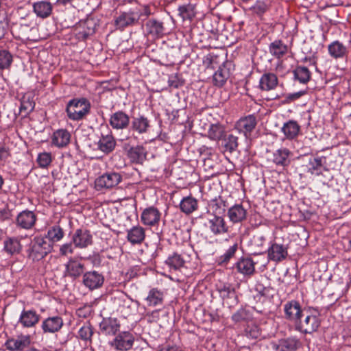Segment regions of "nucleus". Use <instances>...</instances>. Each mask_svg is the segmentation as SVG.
I'll return each mask as SVG.
<instances>
[{
  "label": "nucleus",
  "mask_w": 351,
  "mask_h": 351,
  "mask_svg": "<svg viewBox=\"0 0 351 351\" xmlns=\"http://www.w3.org/2000/svg\"><path fill=\"white\" fill-rule=\"evenodd\" d=\"M53 250L51 245L47 242L43 235L34 237L28 245L27 250V257L34 262L43 259Z\"/></svg>",
  "instance_id": "1"
},
{
  "label": "nucleus",
  "mask_w": 351,
  "mask_h": 351,
  "mask_svg": "<svg viewBox=\"0 0 351 351\" xmlns=\"http://www.w3.org/2000/svg\"><path fill=\"white\" fill-rule=\"evenodd\" d=\"M320 325L319 315L313 313L311 309L306 308L294 326L296 330L302 334H313L317 331Z\"/></svg>",
  "instance_id": "2"
},
{
  "label": "nucleus",
  "mask_w": 351,
  "mask_h": 351,
  "mask_svg": "<svg viewBox=\"0 0 351 351\" xmlns=\"http://www.w3.org/2000/svg\"><path fill=\"white\" fill-rule=\"evenodd\" d=\"M90 110V102L85 98L70 100L66 108L67 117L73 121L84 119Z\"/></svg>",
  "instance_id": "3"
},
{
  "label": "nucleus",
  "mask_w": 351,
  "mask_h": 351,
  "mask_svg": "<svg viewBox=\"0 0 351 351\" xmlns=\"http://www.w3.org/2000/svg\"><path fill=\"white\" fill-rule=\"evenodd\" d=\"M121 180L122 176L120 173L114 171L107 172L95 180V189L98 191L112 189L117 186Z\"/></svg>",
  "instance_id": "4"
},
{
  "label": "nucleus",
  "mask_w": 351,
  "mask_h": 351,
  "mask_svg": "<svg viewBox=\"0 0 351 351\" xmlns=\"http://www.w3.org/2000/svg\"><path fill=\"white\" fill-rule=\"evenodd\" d=\"M134 342V335L128 331H123L116 335L114 339L110 342V345L116 350L128 351L132 349Z\"/></svg>",
  "instance_id": "5"
},
{
  "label": "nucleus",
  "mask_w": 351,
  "mask_h": 351,
  "mask_svg": "<svg viewBox=\"0 0 351 351\" xmlns=\"http://www.w3.org/2000/svg\"><path fill=\"white\" fill-rule=\"evenodd\" d=\"M305 309L302 308L300 302L295 300L288 301L284 304L285 317L295 326Z\"/></svg>",
  "instance_id": "6"
},
{
  "label": "nucleus",
  "mask_w": 351,
  "mask_h": 351,
  "mask_svg": "<svg viewBox=\"0 0 351 351\" xmlns=\"http://www.w3.org/2000/svg\"><path fill=\"white\" fill-rule=\"evenodd\" d=\"M40 315L34 309H23L19 316L18 324L25 328H32L39 323Z\"/></svg>",
  "instance_id": "7"
},
{
  "label": "nucleus",
  "mask_w": 351,
  "mask_h": 351,
  "mask_svg": "<svg viewBox=\"0 0 351 351\" xmlns=\"http://www.w3.org/2000/svg\"><path fill=\"white\" fill-rule=\"evenodd\" d=\"M36 220L37 216L33 211L25 210L17 215L15 224L21 229L30 230L36 224Z\"/></svg>",
  "instance_id": "8"
},
{
  "label": "nucleus",
  "mask_w": 351,
  "mask_h": 351,
  "mask_svg": "<svg viewBox=\"0 0 351 351\" xmlns=\"http://www.w3.org/2000/svg\"><path fill=\"white\" fill-rule=\"evenodd\" d=\"M63 326V319L62 317L56 315L44 319L40 327L44 334H55L58 332Z\"/></svg>",
  "instance_id": "9"
},
{
  "label": "nucleus",
  "mask_w": 351,
  "mask_h": 351,
  "mask_svg": "<svg viewBox=\"0 0 351 351\" xmlns=\"http://www.w3.org/2000/svg\"><path fill=\"white\" fill-rule=\"evenodd\" d=\"M120 321L116 317H104L99 323V330L104 335L114 336L120 330Z\"/></svg>",
  "instance_id": "10"
},
{
  "label": "nucleus",
  "mask_w": 351,
  "mask_h": 351,
  "mask_svg": "<svg viewBox=\"0 0 351 351\" xmlns=\"http://www.w3.org/2000/svg\"><path fill=\"white\" fill-rule=\"evenodd\" d=\"M161 218V213L160 210L151 206L143 210L141 213V219L145 226H155L160 222Z\"/></svg>",
  "instance_id": "11"
},
{
  "label": "nucleus",
  "mask_w": 351,
  "mask_h": 351,
  "mask_svg": "<svg viewBox=\"0 0 351 351\" xmlns=\"http://www.w3.org/2000/svg\"><path fill=\"white\" fill-rule=\"evenodd\" d=\"M104 282V276L98 271H87L83 275V284L90 290H94L101 287Z\"/></svg>",
  "instance_id": "12"
},
{
  "label": "nucleus",
  "mask_w": 351,
  "mask_h": 351,
  "mask_svg": "<svg viewBox=\"0 0 351 351\" xmlns=\"http://www.w3.org/2000/svg\"><path fill=\"white\" fill-rule=\"evenodd\" d=\"M140 14L135 12H123L114 21V25L119 29H123L125 27L133 25L138 22Z\"/></svg>",
  "instance_id": "13"
},
{
  "label": "nucleus",
  "mask_w": 351,
  "mask_h": 351,
  "mask_svg": "<svg viewBox=\"0 0 351 351\" xmlns=\"http://www.w3.org/2000/svg\"><path fill=\"white\" fill-rule=\"evenodd\" d=\"M124 149L127 151V155L132 163L141 165L146 160L147 153L142 145L129 147L125 145Z\"/></svg>",
  "instance_id": "14"
},
{
  "label": "nucleus",
  "mask_w": 351,
  "mask_h": 351,
  "mask_svg": "<svg viewBox=\"0 0 351 351\" xmlns=\"http://www.w3.org/2000/svg\"><path fill=\"white\" fill-rule=\"evenodd\" d=\"M72 241L76 247L84 248L92 244V235L89 230L80 228L73 234Z\"/></svg>",
  "instance_id": "15"
},
{
  "label": "nucleus",
  "mask_w": 351,
  "mask_h": 351,
  "mask_svg": "<svg viewBox=\"0 0 351 351\" xmlns=\"http://www.w3.org/2000/svg\"><path fill=\"white\" fill-rule=\"evenodd\" d=\"M31 343L29 335H21L17 338L9 339L6 341L5 346L10 351H21L28 348Z\"/></svg>",
  "instance_id": "16"
},
{
  "label": "nucleus",
  "mask_w": 351,
  "mask_h": 351,
  "mask_svg": "<svg viewBox=\"0 0 351 351\" xmlns=\"http://www.w3.org/2000/svg\"><path fill=\"white\" fill-rule=\"evenodd\" d=\"M109 122L113 129L123 130L129 126L130 117L125 112L119 110L111 115Z\"/></svg>",
  "instance_id": "17"
},
{
  "label": "nucleus",
  "mask_w": 351,
  "mask_h": 351,
  "mask_svg": "<svg viewBox=\"0 0 351 351\" xmlns=\"http://www.w3.org/2000/svg\"><path fill=\"white\" fill-rule=\"evenodd\" d=\"M287 255V247L282 244L273 243L268 249V258L274 262H281Z\"/></svg>",
  "instance_id": "18"
},
{
  "label": "nucleus",
  "mask_w": 351,
  "mask_h": 351,
  "mask_svg": "<svg viewBox=\"0 0 351 351\" xmlns=\"http://www.w3.org/2000/svg\"><path fill=\"white\" fill-rule=\"evenodd\" d=\"M210 231L215 235L221 234L228 232V226L226 225L224 219L221 217L213 215L206 225Z\"/></svg>",
  "instance_id": "19"
},
{
  "label": "nucleus",
  "mask_w": 351,
  "mask_h": 351,
  "mask_svg": "<svg viewBox=\"0 0 351 351\" xmlns=\"http://www.w3.org/2000/svg\"><path fill=\"white\" fill-rule=\"evenodd\" d=\"M65 267V275L74 279L80 277L84 270V265L80 261L73 258H71Z\"/></svg>",
  "instance_id": "20"
},
{
  "label": "nucleus",
  "mask_w": 351,
  "mask_h": 351,
  "mask_svg": "<svg viewBox=\"0 0 351 351\" xmlns=\"http://www.w3.org/2000/svg\"><path fill=\"white\" fill-rule=\"evenodd\" d=\"M33 11L36 15L41 19L50 16L53 10V5L47 1H40L33 3Z\"/></svg>",
  "instance_id": "21"
},
{
  "label": "nucleus",
  "mask_w": 351,
  "mask_h": 351,
  "mask_svg": "<svg viewBox=\"0 0 351 351\" xmlns=\"http://www.w3.org/2000/svg\"><path fill=\"white\" fill-rule=\"evenodd\" d=\"M116 144V141L111 134H101V136L97 143V147L98 149L102 152L109 154L114 149Z\"/></svg>",
  "instance_id": "22"
},
{
  "label": "nucleus",
  "mask_w": 351,
  "mask_h": 351,
  "mask_svg": "<svg viewBox=\"0 0 351 351\" xmlns=\"http://www.w3.org/2000/svg\"><path fill=\"white\" fill-rule=\"evenodd\" d=\"M256 124V118L254 114H250L243 118V133L249 141L254 137L253 134Z\"/></svg>",
  "instance_id": "23"
},
{
  "label": "nucleus",
  "mask_w": 351,
  "mask_h": 351,
  "mask_svg": "<svg viewBox=\"0 0 351 351\" xmlns=\"http://www.w3.org/2000/svg\"><path fill=\"white\" fill-rule=\"evenodd\" d=\"M3 250L9 255L19 254L22 250V245L16 237H8L3 241Z\"/></svg>",
  "instance_id": "24"
},
{
  "label": "nucleus",
  "mask_w": 351,
  "mask_h": 351,
  "mask_svg": "<svg viewBox=\"0 0 351 351\" xmlns=\"http://www.w3.org/2000/svg\"><path fill=\"white\" fill-rule=\"evenodd\" d=\"M64 235L62 228L59 226H53L50 227L47 233L43 235L46 238L47 242L49 243L52 248L55 243L60 241Z\"/></svg>",
  "instance_id": "25"
},
{
  "label": "nucleus",
  "mask_w": 351,
  "mask_h": 351,
  "mask_svg": "<svg viewBox=\"0 0 351 351\" xmlns=\"http://www.w3.org/2000/svg\"><path fill=\"white\" fill-rule=\"evenodd\" d=\"M278 85V77L274 73H265L260 79L259 88L265 91L274 89Z\"/></svg>",
  "instance_id": "26"
},
{
  "label": "nucleus",
  "mask_w": 351,
  "mask_h": 351,
  "mask_svg": "<svg viewBox=\"0 0 351 351\" xmlns=\"http://www.w3.org/2000/svg\"><path fill=\"white\" fill-rule=\"evenodd\" d=\"M70 138L71 134L66 130L60 129L53 132L52 143L58 147H64L69 143Z\"/></svg>",
  "instance_id": "27"
},
{
  "label": "nucleus",
  "mask_w": 351,
  "mask_h": 351,
  "mask_svg": "<svg viewBox=\"0 0 351 351\" xmlns=\"http://www.w3.org/2000/svg\"><path fill=\"white\" fill-rule=\"evenodd\" d=\"M145 237V229L141 226H134L128 230L127 239L133 245L141 243Z\"/></svg>",
  "instance_id": "28"
},
{
  "label": "nucleus",
  "mask_w": 351,
  "mask_h": 351,
  "mask_svg": "<svg viewBox=\"0 0 351 351\" xmlns=\"http://www.w3.org/2000/svg\"><path fill=\"white\" fill-rule=\"evenodd\" d=\"M146 31L153 37H161L164 34L163 23L156 19H149L145 23Z\"/></svg>",
  "instance_id": "29"
},
{
  "label": "nucleus",
  "mask_w": 351,
  "mask_h": 351,
  "mask_svg": "<svg viewBox=\"0 0 351 351\" xmlns=\"http://www.w3.org/2000/svg\"><path fill=\"white\" fill-rule=\"evenodd\" d=\"M281 130L286 138L293 140L298 136L300 131V126L297 121L290 120L284 123Z\"/></svg>",
  "instance_id": "30"
},
{
  "label": "nucleus",
  "mask_w": 351,
  "mask_h": 351,
  "mask_svg": "<svg viewBox=\"0 0 351 351\" xmlns=\"http://www.w3.org/2000/svg\"><path fill=\"white\" fill-rule=\"evenodd\" d=\"M291 154V151L287 148L282 147L278 149L274 153L273 162L276 165L288 166L290 163L289 157Z\"/></svg>",
  "instance_id": "31"
},
{
  "label": "nucleus",
  "mask_w": 351,
  "mask_h": 351,
  "mask_svg": "<svg viewBox=\"0 0 351 351\" xmlns=\"http://www.w3.org/2000/svg\"><path fill=\"white\" fill-rule=\"evenodd\" d=\"M226 61V53L223 51H220L208 54L204 58L203 62L208 66H225Z\"/></svg>",
  "instance_id": "32"
},
{
  "label": "nucleus",
  "mask_w": 351,
  "mask_h": 351,
  "mask_svg": "<svg viewBox=\"0 0 351 351\" xmlns=\"http://www.w3.org/2000/svg\"><path fill=\"white\" fill-rule=\"evenodd\" d=\"M30 30V25L23 22L16 23L12 27V34L21 40L29 39V33Z\"/></svg>",
  "instance_id": "33"
},
{
  "label": "nucleus",
  "mask_w": 351,
  "mask_h": 351,
  "mask_svg": "<svg viewBox=\"0 0 351 351\" xmlns=\"http://www.w3.org/2000/svg\"><path fill=\"white\" fill-rule=\"evenodd\" d=\"M149 127V121L147 119V118L143 116L134 117L132 119L131 128L133 131H135L138 134L146 133L148 131Z\"/></svg>",
  "instance_id": "34"
},
{
  "label": "nucleus",
  "mask_w": 351,
  "mask_h": 351,
  "mask_svg": "<svg viewBox=\"0 0 351 351\" xmlns=\"http://www.w3.org/2000/svg\"><path fill=\"white\" fill-rule=\"evenodd\" d=\"M146 301L151 306H161L164 301V293L157 288H153L149 291Z\"/></svg>",
  "instance_id": "35"
},
{
  "label": "nucleus",
  "mask_w": 351,
  "mask_h": 351,
  "mask_svg": "<svg viewBox=\"0 0 351 351\" xmlns=\"http://www.w3.org/2000/svg\"><path fill=\"white\" fill-rule=\"evenodd\" d=\"M35 102L30 94H26L21 99L20 113L23 117L27 116L34 108Z\"/></svg>",
  "instance_id": "36"
},
{
  "label": "nucleus",
  "mask_w": 351,
  "mask_h": 351,
  "mask_svg": "<svg viewBox=\"0 0 351 351\" xmlns=\"http://www.w3.org/2000/svg\"><path fill=\"white\" fill-rule=\"evenodd\" d=\"M328 52L335 58H343L348 53L346 46L339 41H334L328 45Z\"/></svg>",
  "instance_id": "37"
},
{
  "label": "nucleus",
  "mask_w": 351,
  "mask_h": 351,
  "mask_svg": "<svg viewBox=\"0 0 351 351\" xmlns=\"http://www.w3.org/2000/svg\"><path fill=\"white\" fill-rule=\"evenodd\" d=\"M230 72L228 67H218L213 75L214 85L221 87L228 79Z\"/></svg>",
  "instance_id": "38"
},
{
  "label": "nucleus",
  "mask_w": 351,
  "mask_h": 351,
  "mask_svg": "<svg viewBox=\"0 0 351 351\" xmlns=\"http://www.w3.org/2000/svg\"><path fill=\"white\" fill-rule=\"evenodd\" d=\"M300 341L296 338H287L281 339L279 343L275 346L276 350L295 351L298 348Z\"/></svg>",
  "instance_id": "39"
},
{
  "label": "nucleus",
  "mask_w": 351,
  "mask_h": 351,
  "mask_svg": "<svg viewBox=\"0 0 351 351\" xmlns=\"http://www.w3.org/2000/svg\"><path fill=\"white\" fill-rule=\"evenodd\" d=\"M208 137L212 140L218 141L226 136V131L223 125L220 124H212L207 132Z\"/></svg>",
  "instance_id": "40"
},
{
  "label": "nucleus",
  "mask_w": 351,
  "mask_h": 351,
  "mask_svg": "<svg viewBox=\"0 0 351 351\" xmlns=\"http://www.w3.org/2000/svg\"><path fill=\"white\" fill-rule=\"evenodd\" d=\"M180 208L183 213L190 214L197 208V201L192 196L185 197L181 200Z\"/></svg>",
  "instance_id": "41"
},
{
  "label": "nucleus",
  "mask_w": 351,
  "mask_h": 351,
  "mask_svg": "<svg viewBox=\"0 0 351 351\" xmlns=\"http://www.w3.org/2000/svg\"><path fill=\"white\" fill-rule=\"evenodd\" d=\"M243 326L245 327L244 333L247 338L256 339L260 336V329L254 320L246 321L245 324L243 323Z\"/></svg>",
  "instance_id": "42"
},
{
  "label": "nucleus",
  "mask_w": 351,
  "mask_h": 351,
  "mask_svg": "<svg viewBox=\"0 0 351 351\" xmlns=\"http://www.w3.org/2000/svg\"><path fill=\"white\" fill-rule=\"evenodd\" d=\"M326 162V158L324 156H318L315 157L313 159L309 160L310 167L308 169V172L313 175L315 174L319 176L322 173L321 168L324 166V164Z\"/></svg>",
  "instance_id": "43"
},
{
  "label": "nucleus",
  "mask_w": 351,
  "mask_h": 351,
  "mask_svg": "<svg viewBox=\"0 0 351 351\" xmlns=\"http://www.w3.org/2000/svg\"><path fill=\"white\" fill-rule=\"evenodd\" d=\"M178 11L183 20H191L195 15V5L191 3L180 5Z\"/></svg>",
  "instance_id": "44"
},
{
  "label": "nucleus",
  "mask_w": 351,
  "mask_h": 351,
  "mask_svg": "<svg viewBox=\"0 0 351 351\" xmlns=\"http://www.w3.org/2000/svg\"><path fill=\"white\" fill-rule=\"evenodd\" d=\"M165 263L173 269H178L184 265L185 261L182 256L176 252L170 255L165 261Z\"/></svg>",
  "instance_id": "45"
},
{
  "label": "nucleus",
  "mask_w": 351,
  "mask_h": 351,
  "mask_svg": "<svg viewBox=\"0 0 351 351\" xmlns=\"http://www.w3.org/2000/svg\"><path fill=\"white\" fill-rule=\"evenodd\" d=\"M293 72L294 79L302 84H306L311 79V72L307 67H295Z\"/></svg>",
  "instance_id": "46"
},
{
  "label": "nucleus",
  "mask_w": 351,
  "mask_h": 351,
  "mask_svg": "<svg viewBox=\"0 0 351 351\" xmlns=\"http://www.w3.org/2000/svg\"><path fill=\"white\" fill-rule=\"evenodd\" d=\"M269 51L271 53L279 58L287 53V47L281 40H275L270 44Z\"/></svg>",
  "instance_id": "47"
},
{
  "label": "nucleus",
  "mask_w": 351,
  "mask_h": 351,
  "mask_svg": "<svg viewBox=\"0 0 351 351\" xmlns=\"http://www.w3.org/2000/svg\"><path fill=\"white\" fill-rule=\"evenodd\" d=\"M93 328L89 323H85L78 331V337L83 341H91V338L93 335Z\"/></svg>",
  "instance_id": "48"
},
{
  "label": "nucleus",
  "mask_w": 351,
  "mask_h": 351,
  "mask_svg": "<svg viewBox=\"0 0 351 351\" xmlns=\"http://www.w3.org/2000/svg\"><path fill=\"white\" fill-rule=\"evenodd\" d=\"M228 217L232 223L241 221V204H236L228 210Z\"/></svg>",
  "instance_id": "49"
},
{
  "label": "nucleus",
  "mask_w": 351,
  "mask_h": 351,
  "mask_svg": "<svg viewBox=\"0 0 351 351\" xmlns=\"http://www.w3.org/2000/svg\"><path fill=\"white\" fill-rule=\"evenodd\" d=\"M79 28L84 29L88 32L90 36H93L95 33L96 23L94 19H88L80 23Z\"/></svg>",
  "instance_id": "50"
},
{
  "label": "nucleus",
  "mask_w": 351,
  "mask_h": 351,
  "mask_svg": "<svg viewBox=\"0 0 351 351\" xmlns=\"http://www.w3.org/2000/svg\"><path fill=\"white\" fill-rule=\"evenodd\" d=\"M36 161L40 167L47 168L52 161L51 154L49 152L40 153L38 154Z\"/></svg>",
  "instance_id": "51"
},
{
  "label": "nucleus",
  "mask_w": 351,
  "mask_h": 351,
  "mask_svg": "<svg viewBox=\"0 0 351 351\" xmlns=\"http://www.w3.org/2000/svg\"><path fill=\"white\" fill-rule=\"evenodd\" d=\"M168 84L170 87L178 88L184 84V80L178 72L172 73L169 76Z\"/></svg>",
  "instance_id": "52"
},
{
  "label": "nucleus",
  "mask_w": 351,
  "mask_h": 351,
  "mask_svg": "<svg viewBox=\"0 0 351 351\" xmlns=\"http://www.w3.org/2000/svg\"><path fill=\"white\" fill-rule=\"evenodd\" d=\"M254 265L255 263L251 258H245L243 257V275H252L255 271Z\"/></svg>",
  "instance_id": "53"
},
{
  "label": "nucleus",
  "mask_w": 351,
  "mask_h": 351,
  "mask_svg": "<svg viewBox=\"0 0 351 351\" xmlns=\"http://www.w3.org/2000/svg\"><path fill=\"white\" fill-rule=\"evenodd\" d=\"M225 141L224 146L226 149L230 152L234 151L238 147V137L230 134L227 138H223Z\"/></svg>",
  "instance_id": "54"
},
{
  "label": "nucleus",
  "mask_w": 351,
  "mask_h": 351,
  "mask_svg": "<svg viewBox=\"0 0 351 351\" xmlns=\"http://www.w3.org/2000/svg\"><path fill=\"white\" fill-rule=\"evenodd\" d=\"M12 62V56L7 50L0 51V66H10Z\"/></svg>",
  "instance_id": "55"
},
{
  "label": "nucleus",
  "mask_w": 351,
  "mask_h": 351,
  "mask_svg": "<svg viewBox=\"0 0 351 351\" xmlns=\"http://www.w3.org/2000/svg\"><path fill=\"white\" fill-rule=\"evenodd\" d=\"M306 94V91L300 90L294 93H290L285 95V99L282 101V104H287L293 101L297 100L302 95Z\"/></svg>",
  "instance_id": "56"
},
{
  "label": "nucleus",
  "mask_w": 351,
  "mask_h": 351,
  "mask_svg": "<svg viewBox=\"0 0 351 351\" xmlns=\"http://www.w3.org/2000/svg\"><path fill=\"white\" fill-rule=\"evenodd\" d=\"M60 253L62 256H66L68 254H73V247L72 243H68L62 245L60 248Z\"/></svg>",
  "instance_id": "57"
},
{
  "label": "nucleus",
  "mask_w": 351,
  "mask_h": 351,
  "mask_svg": "<svg viewBox=\"0 0 351 351\" xmlns=\"http://www.w3.org/2000/svg\"><path fill=\"white\" fill-rule=\"evenodd\" d=\"M90 36V35L88 34V32H86V31H84V29H82L81 28H79V29L77 30V32L75 34V38L79 41H85Z\"/></svg>",
  "instance_id": "58"
},
{
  "label": "nucleus",
  "mask_w": 351,
  "mask_h": 351,
  "mask_svg": "<svg viewBox=\"0 0 351 351\" xmlns=\"http://www.w3.org/2000/svg\"><path fill=\"white\" fill-rule=\"evenodd\" d=\"M8 28V23L7 20L4 19L3 21H0V40L5 36Z\"/></svg>",
  "instance_id": "59"
},
{
  "label": "nucleus",
  "mask_w": 351,
  "mask_h": 351,
  "mask_svg": "<svg viewBox=\"0 0 351 351\" xmlns=\"http://www.w3.org/2000/svg\"><path fill=\"white\" fill-rule=\"evenodd\" d=\"M237 250V244H234L230 247L227 252L224 254V261H228L236 252Z\"/></svg>",
  "instance_id": "60"
},
{
  "label": "nucleus",
  "mask_w": 351,
  "mask_h": 351,
  "mask_svg": "<svg viewBox=\"0 0 351 351\" xmlns=\"http://www.w3.org/2000/svg\"><path fill=\"white\" fill-rule=\"evenodd\" d=\"M9 156V149L5 146H0V160H5Z\"/></svg>",
  "instance_id": "61"
},
{
  "label": "nucleus",
  "mask_w": 351,
  "mask_h": 351,
  "mask_svg": "<svg viewBox=\"0 0 351 351\" xmlns=\"http://www.w3.org/2000/svg\"><path fill=\"white\" fill-rule=\"evenodd\" d=\"M303 62L308 64L309 66L315 65L317 64V58L315 56H306L303 59Z\"/></svg>",
  "instance_id": "62"
},
{
  "label": "nucleus",
  "mask_w": 351,
  "mask_h": 351,
  "mask_svg": "<svg viewBox=\"0 0 351 351\" xmlns=\"http://www.w3.org/2000/svg\"><path fill=\"white\" fill-rule=\"evenodd\" d=\"M10 211L6 209H3L2 210H0V219L1 220H5L9 219L10 217Z\"/></svg>",
  "instance_id": "63"
},
{
  "label": "nucleus",
  "mask_w": 351,
  "mask_h": 351,
  "mask_svg": "<svg viewBox=\"0 0 351 351\" xmlns=\"http://www.w3.org/2000/svg\"><path fill=\"white\" fill-rule=\"evenodd\" d=\"M148 60V57L147 56H141L140 57H138L133 63L136 64H145L147 63Z\"/></svg>",
  "instance_id": "64"
}]
</instances>
